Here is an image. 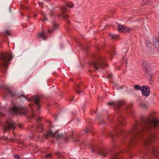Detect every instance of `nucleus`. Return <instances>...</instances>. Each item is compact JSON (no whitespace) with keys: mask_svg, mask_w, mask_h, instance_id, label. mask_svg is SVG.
Here are the masks:
<instances>
[{"mask_svg":"<svg viewBox=\"0 0 159 159\" xmlns=\"http://www.w3.org/2000/svg\"><path fill=\"white\" fill-rule=\"evenodd\" d=\"M37 128H38V131H42L43 129L42 127V125H40L39 126H38V125L37 126Z\"/></svg>","mask_w":159,"mask_h":159,"instance_id":"18","label":"nucleus"},{"mask_svg":"<svg viewBox=\"0 0 159 159\" xmlns=\"http://www.w3.org/2000/svg\"><path fill=\"white\" fill-rule=\"evenodd\" d=\"M53 27L52 30L49 29L48 31L49 33H52L54 32L57 29L58 27V25L56 24L54 22L53 23Z\"/></svg>","mask_w":159,"mask_h":159,"instance_id":"12","label":"nucleus"},{"mask_svg":"<svg viewBox=\"0 0 159 159\" xmlns=\"http://www.w3.org/2000/svg\"><path fill=\"white\" fill-rule=\"evenodd\" d=\"M93 152H96L98 154L100 155L101 156L105 157L106 155V154L105 152L102 150L100 149H96L95 148H94L93 149L92 151Z\"/></svg>","mask_w":159,"mask_h":159,"instance_id":"8","label":"nucleus"},{"mask_svg":"<svg viewBox=\"0 0 159 159\" xmlns=\"http://www.w3.org/2000/svg\"><path fill=\"white\" fill-rule=\"evenodd\" d=\"M104 58L99 57L97 61L94 62L93 65L95 69L97 70L100 68H102L104 66H107L106 63L104 61Z\"/></svg>","mask_w":159,"mask_h":159,"instance_id":"3","label":"nucleus"},{"mask_svg":"<svg viewBox=\"0 0 159 159\" xmlns=\"http://www.w3.org/2000/svg\"><path fill=\"white\" fill-rule=\"evenodd\" d=\"M123 104V102L122 101H116L111 102H108L107 104L108 105H111L114 106L115 107L118 108L120 105Z\"/></svg>","mask_w":159,"mask_h":159,"instance_id":"9","label":"nucleus"},{"mask_svg":"<svg viewBox=\"0 0 159 159\" xmlns=\"http://www.w3.org/2000/svg\"><path fill=\"white\" fill-rule=\"evenodd\" d=\"M154 135L153 134H149L148 137L145 140V144L146 145L149 144L152 141Z\"/></svg>","mask_w":159,"mask_h":159,"instance_id":"10","label":"nucleus"},{"mask_svg":"<svg viewBox=\"0 0 159 159\" xmlns=\"http://www.w3.org/2000/svg\"><path fill=\"white\" fill-rule=\"evenodd\" d=\"M159 125V121L156 119H154L152 120L151 123L146 124L144 127H142L140 129L134 128L133 130H131L130 133L132 134L134 137H137L138 136L141 134L142 132L145 131L146 129H149L152 125L154 127H156Z\"/></svg>","mask_w":159,"mask_h":159,"instance_id":"1","label":"nucleus"},{"mask_svg":"<svg viewBox=\"0 0 159 159\" xmlns=\"http://www.w3.org/2000/svg\"><path fill=\"white\" fill-rule=\"evenodd\" d=\"M55 154L57 155H58V157H61V154L59 152H55Z\"/></svg>","mask_w":159,"mask_h":159,"instance_id":"22","label":"nucleus"},{"mask_svg":"<svg viewBox=\"0 0 159 159\" xmlns=\"http://www.w3.org/2000/svg\"><path fill=\"white\" fill-rule=\"evenodd\" d=\"M51 156V154H48L45 155L46 157H49Z\"/></svg>","mask_w":159,"mask_h":159,"instance_id":"26","label":"nucleus"},{"mask_svg":"<svg viewBox=\"0 0 159 159\" xmlns=\"http://www.w3.org/2000/svg\"><path fill=\"white\" fill-rule=\"evenodd\" d=\"M76 92L78 94H80L81 93L80 91V89H78L76 90Z\"/></svg>","mask_w":159,"mask_h":159,"instance_id":"25","label":"nucleus"},{"mask_svg":"<svg viewBox=\"0 0 159 159\" xmlns=\"http://www.w3.org/2000/svg\"><path fill=\"white\" fill-rule=\"evenodd\" d=\"M46 33L42 32L39 34V36L40 38H42V39H44L46 38Z\"/></svg>","mask_w":159,"mask_h":159,"instance_id":"14","label":"nucleus"},{"mask_svg":"<svg viewBox=\"0 0 159 159\" xmlns=\"http://www.w3.org/2000/svg\"><path fill=\"white\" fill-rule=\"evenodd\" d=\"M14 157L15 158H17L18 159H20V157L17 155H14Z\"/></svg>","mask_w":159,"mask_h":159,"instance_id":"23","label":"nucleus"},{"mask_svg":"<svg viewBox=\"0 0 159 159\" xmlns=\"http://www.w3.org/2000/svg\"><path fill=\"white\" fill-rule=\"evenodd\" d=\"M12 96H14V95H12Z\"/></svg>","mask_w":159,"mask_h":159,"instance_id":"34","label":"nucleus"},{"mask_svg":"<svg viewBox=\"0 0 159 159\" xmlns=\"http://www.w3.org/2000/svg\"><path fill=\"white\" fill-rule=\"evenodd\" d=\"M18 111V108L16 107L13 106L11 109L10 113L16 114V112Z\"/></svg>","mask_w":159,"mask_h":159,"instance_id":"13","label":"nucleus"},{"mask_svg":"<svg viewBox=\"0 0 159 159\" xmlns=\"http://www.w3.org/2000/svg\"><path fill=\"white\" fill-rule=\"evenodd\" d=\"M130 29L127 27L122 25H119L118 27V31L119 32H129Z\"/></svg>","mask_w":159,"mask_h":159,"instance_id":"7","label":"nucleus"},{"mask_svg":"<svg viewBox=\"0 0 159 159\" xmlns=\"http://www.w3.org/2000/svg\"><path fill=\"white\" fill-rule=\"evenodd\" d=\"M46 20V16H44V19L42 20V21L43 22L44 21Z\"/></svg>","mask_w":159,"mask_h":159,"instance_id":"27","label":"nucleus"},{"mask_svg":"<svg viewBox=\"0 0 159 159\" xmlns=\"http://www.w3.org/2000/svg\"><path fill=\"white\" fill-rule=\"evenodd\" d=\"M66 11V8L63 7L61 8V12L62 13H64Z\"/></svg>","mask_w":159,"mask_h":159,"instance_id":"20","label":"nucleus"},{"mask_svg":"<svg viewBox=\"0 0 159 159\" xmlns=\"http://www.w3.org/2000/svg\"><path fill=\"white\" fill-rule=\"evenodd\" d=\"M113 159H115V158H113Z\"/></svg>","mask_w":159,"mask_h":159,"instance_id":"33","label":"nucleus"},{"mask_svg":"<svg viewBox=\"0 0 159 159\" xmlns=\"http://www.w3.org/2000/svg\"><path fill=\"white\" fill-rule=\"evenodd\" d=\"M62 16L65 18H67L69 16L67 15H63Z\"/></svg>","mask_w":159,"mask_h":159,"instance_id":"24","label":"nucleus"},{"mask_svg":"<svg viewBox=\"0 0 159 159\" xmlns=\"http://www.w3.org/2000/svg\"><path fill=\"white\" fill-rule=\"evenodd\" d=\"M12 58V56L8 53L0 54V69L3 72H6V71H3L2 69L7 68V65L9 63V61Z\"/></svg>","mask_w":159,"mask_h":159,"instance_id":"2","label":"nucleus"},{"mask_svg":"<svg viewBox=\"0 0 159 159\" xmlns=\"http://www.w3.org/2000/svg\"><path fill=\"white\" fill-rule=\"evenodd\" d=\"M148 3V2L147 1V2H144V4H146L147 3Z\"/></svg>","mask_w":159,"mask_h":159,"instance_id":"28","label":"nucleus"},{"mask_svg":"<svg viewBox=\"0 0 159 159\" xmlns=\"http://www.w3.org/2000/svg\"><path fill=\"white\" fill-rule=\"evenodd\" d=\"M134 88L136 90H139V89H140L141 90V88H142V87H141L139 85H136L135 86Z\"/></svg>","mask_w":159,"mask_h":159,"instance_id":"17","label":"nucleus"},{"mask_svg":"<svg viewBox=\"0 0 159 159\" xmlns=\"http://www.w3.org/2000/svg\"><path fill=\"white\" fill-rule=\"evenodd\" d=\"M33 99L34 101V102L37 105V109L39 110V108L40 107V106L39 104V99L38 97L37 96H35L33 98Z\"/></svg>","mask_w":159,"mask_h":159,"instance_id":"11","label":"nucleus"},{"mask_svg":"<svg viewBox=\"0 0 159 159\" xmlns=\"http://www.w3.org/2000/svg\"><path fill=\"white\" fill-rule=\"evenodd\" d=\"M153 152L154 153L155 152V150H153Z\"/></svg>","mask_w":159,"mask_h":159,"instance_id":"31","label":"nucleus"},{"mask_svg":"<svg viewBox=\"0 0 159 159\" xmlns=\"http://www.w3.org/2000/svg\"><path fill=\"white\" fill-rule=\"evenodd\" d=\"M39 118L38 119H37V121H39Z\"/></svg>","mask_w":159,"mask_h":159,"instance_id":"32","label":"nucleus"},{"mask_svg":"<svg viewBox=\"0 0 159 159\" xmlns=\"http://www.w3.org/2000/svg\"><path fill=\"white\" fill-rule=\"evenodd\" d=\"M66 6L67 7L72 8L73 7V5L72 4H70L69 3H67L66 4Z\"/></svg>","mask_w":159,"mask_h":159,"instance_id":"19","label":"nucleus"},{"mask_svg":"<svg viewBox=\"0 0 159 159\" xmlns=\"http://www.w3.org/2000/svg\"><path fill=\"white\" fill-rule=\"evenodd\" d=\"M154 44L155 45V46L156 47H159V41H154L153 42Z\"/></svg>","mask_w":159,"mask_h":159,"instance_id":"15","label":"nucleus"},{"mask_svg":"<svg viewBox=\"0 0 159 159\" xmlns=\"http://www.w3.org/2000/svg\"><path fill=\"white\" fill-rule=\"evenodd\" d=\"M141 106H143V107H144L145 105H141Z\"/></svg>","mask_w":159,"mask_h":159,"instance_id":"30","label":"nucleus"},{"mask_svg":"<svg viewBox=\"0 0 159 159\" xmlns=\"http://www.w3.org/2000/svg\"><path fill=\"white\" fill-rule=\"evenodd\" d=\"M50 136L56 137L57 139L62 138L63 139L66 138V140L68 139V138L67 137V136L65 137L62 135L60 134L58 132L53 133L51 131H49L47 132L45 137L46 138H47L48 137Z\"/></svg>","mask_w":159,"mask_h":159,"instance_id":"4","label":"nucleus"},{"mask_svg":"<svg viewBox=\"0 0 159 159\" xmlns=\"http://www.w3.org/2000/svg\"><path fill=\"white\" fill-rule=\"evenodd\" d=\"M16 127L15 123L13 122H9L7 123L6 126L4 128V131L5 132L7 130L11 129H13Z\"/></svg>","mask_w":159,"mask_h":159,"instance_id":"6","label":"nucleus"},{"mask_svg":"<svg viewBox=\"0 0 159 159\" xmlns=\"http://www.w3.org/2000/svg\"><path fill=\"white\" fill-rule=\"evenodd\" d=\"M143 70L146 73H147L148 71V69L146 66L145 67L143 65Z\"/></svg>","mask_w":159,"mask_h":159,"instance_id":"16","label":"nucleus"},{"mask_svg":"<svg viewBox=\"0 0 159 159\" xmlns=\"http://www.w3.org/2000/svg\"><path fill=\"white\" fill-rule=\"evenodd\" d=\"M124 60L126 61V58L125 57H124Z\"/></svg>","mask_w":159,"mask_h":159,"instance_id":"29","label":"nucleus"},{"mask_svg":"<svg viewBox=\"0 0 159 159\" xmlns=\"http://www.w3.org/2000/svg\"><path fill=\"white\" fill-rule=\"evenodd\" d=\"M120 132H121V133H122V132L121 131H120Z\"/></svg>","mask_w":159,"mask_h":159,"instance_id":"35","label":"nucleus"},{"mask_svg":"<svg viewBox=\"0 0 159 159\" xmlns=\"http://www.w3.org/2000/svg\"><path fill=\"white\" fill-rule=\"evenodd\" d=\"M110 36L112 38L115 39L116 38V36L114 34H110Z\"/></svg>","mask_w":159,"mask_h":159,"instance_id":"21","label":"nucleus"},{"mask_svg":"<svg viewBox=\"0 0 159 159\" xmlns=\"http://www.w3.org/2000/svg\"><path fill=\"white\" fill-rule=\"evenodd\" d=\"M141 91L142 94L146 97H148L150 92L149 88L147 86L142 87Z\"/></svg>","mask_w":159,"mask_h":159,"instance_id":"5","label":"nucleus"}]
</instances>
